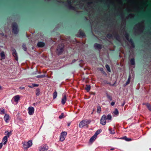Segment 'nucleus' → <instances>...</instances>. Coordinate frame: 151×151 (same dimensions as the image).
<instances>
[{"label": "nucleus", "mask_w": 151, "mask_h": 151, "mask_svg": "<svg viewBox=\"0 0 151 151\" xmlns=\"http://www.w3.org/2000/svg\"><path fill=\"white\" fill-rule=\"evenodd\" d=\"M12 131H10V132H8V131H6L5 132L6 136L5 137H7V138H8L10 135L11 134Z\"/></svg>", "instance_id": "nucleus-19"}, {"label": "nucleus", "mask_w": 151, "mask_h": 151, "mask_svg": "<svg viewBox=\"0 0 151 151\" xmlns=\"http://www.w3.org/2000/svg\"><path fill=\"white\" fill-rule=\"evenodd\" d=\"M115 104V102H112L111 103V105L112 106H113Z\"/></svg>", "instance_id": "nucleus-47"}, {"label": "nucleus", "mask_w": 151, "mask_h": 151, "mask_svg": "<svg viewBox=\"0 0 151 151\" xmlns=\"http://www.w3.org/2000/svg\"><path fill=\"white\" fill-rule=\"evenodd\" d=\"M37 70H36V71H35V72H33V73H32V75H35V74H37Z\"/></svg>", "instance_id": "nucleus-45"}, {"label": "nucleus", "mask_w": 151, "mask_h": 151, "mask_svg": "<svg viewBox=\"0 0 151 151\" xmlns=\"http://www.w3.org/2000/svg\"><path fill=\"white\" fill-rule=\"evenodd\" d=\"M63 116L64 114L63 113H62L61 115L59 116V118L60 119H62V118H63Z\"/></svg>", "instance_id": "nucleus-43"}, {"label": "nucleus", "mask_w": 151, "mask_h": 151, "mask_svg": "<svg viewBox=\"0 0 151 151\" xmlns=\"http://www.w3.org/2000/svg\"><path fill=\"white\" fill-rule=\"evenodd\" d=\"M68 4V6L69 8L70 9H73L75 10V8L73 6H72L71 4V2L70 1H67Z\"/></svg>", "instance_id": "nucleus-10"}, {"label": "nucleus", "mask_w": 151, "mask_h": 151, "mask_svg": "<svg viewBox=\"0 0 151 151\" xmlns=\"http://www.w3.org/2000/svg\"><path fill=\"white\" fill-rule=\"evenodd\" d=\"M3 36H4V33H1V34Z\"/></svg>", "instance_id": "nucleus-53"}, {"label": "nucleus", "mask_w": 151, "mask_h": 151, "mask_svg": "<svg viewBox=\"0 0 151 151\" xmlns=\"http://www.w3.org/2000/svg\"><path fill=\"white\" fill-rule=\"evenodd\" d=\"M57 96V93L56 91H55L53 93V99H55L56 98Z\"/></svg>", "instance_id": "nucleus-39"}, {"label": "nucleus", "mask_w": 151, "mask_h": 151, "mask_svg": "<svg viewBox=\"0 0 151 151\" xmlns=\"http://www.w3.org/2000/svg\"><path fill=\"white\" fill-rule=\"evenodd\" d=\"M120 139H124L127 141H129L132 140L131 138H128L126 136H125L124 137L120 138Z\"/></svg>", "instance_id": "nucleus-21"}, {"label": "nucleus", "mask_w": 151, "mask_h": 151, "mask_svg": "<svg viewBox=\"0 0 151 151\" xmlns=\"http://www.w3.org/2000/svg\"><path fill=\"white\" fill-rule=\"evenodd\" d=\"M9 115L7 114H5L4 117V119L6 122L8 123L9 121L8 120L9 119Z\"/></svg>", "instance_id": "nucleus-15"}, {"label": "nucleus", "mask_w": 151, "mask_h": 151, "mask_svg": "<svg viewBox=\"0 0 151 151\" xmlns=\"http://www.w3.org/2000/svg\"><path fill=\"white\" fill-rule=\"evenodd\" d=\"M103 69L102 68H101V71L103 73H105V72L104 71H103Z\"/></svg>", "instance_id": "nucleus-51"}, {"label": "nucleus", "mask_w": 151, "mask_h": 151, "mask_svg": "<svg viewBox=\"0 0 151 151\" xmlns=\"http://www.w3.org/2000/svg\"><path fill=\"white\" fill-rule=\"evenodd\" d=\"M125 37L126 38L127 40L129 41V34L127 33H125Z\"/></svg>", "instance_id": "nucleus-33"}, {"label": "nucleus", "mask_w": 151, "mask_h": 151, "mask_svg": "<svg viewBox=\"0 0 151 151\" xmlns=\"http://www.w3.org/2000/svg\"><path fill=\"white\" fill-rule=\"evenodd\" d=\"M101 131L102 130L101 129H99L95 133L94 135L97 137V136L101 132Z\"/></svg>", "instance_id": "nucleus-29"}, {"label": "nucleus", "mask_w": 151, "mask_h": 151, "mask_svg": "<svg viewBox=\"0 0 151 151\" xmlns=\"http://www.w3.org/2000/svg\"><path fill=\"white\" fill-rule=\"evenodd\" d=\"M91 120L90 119H86L83 120L80 123L79 127L80 128H82L85 126H86L88 127V125L91 122Z\"/></svg>", "instance_id": "nucleus-1"}, {"label": "nucleus", "mask_w": 151, "mask_h": 151, "mask_svg": "<svg viewBox=\"0 0 151 151\" xmlns=\"http://www.w3.org/2000/svg\"><path fill=\"white\" fill-rule=\"evenodd\" d=\"M146 105L148 109L150 111H151V105L148 103L146 104Z\"/></svg>", "instance_id": "nucleus-31"}, {"label": "nucleus", "mask_w": 151, "mask_h": 151, "mask_svg": "<svg viewBox=\"0 0 151 151\" xmlns=\"http://www.w3.org/2000/svg\"><path fill=\"white\" fill-rule=\"evenodd\" d=\"M85 15H87V14H85Z\"/></svg>", "instance_id": "nucleus-62"}, {"label": "nucleus", "mask_w": 151, "mask_h": 151, "mask_svg": "<svg viewBox=\"0 0 151 151\" xmlns=\"http://www.w3.org/2000/svg\"><path fill=\"white\" fill-rule=\"evenodd\" d=\"M45 77V74L42 75H38L36 76L37 78H43Z\"/></svg>", "instance_id": "nucleus-37"}, {"label": "nucleus", "mask_w": 151, "mask_h": 151, "mask_svg": "<svg viewBox=\"0 0 151 151\" xmlns=\"http://www.w3.org/2000/svg\"><path fill=\"white\" fill-rule=\"evenodd\" d=\"M45 44L42 42H39L37 44V46L39 47H42L45 46Z\"/></svg>", "instance_id": "nucleus-14"}, {"label": "nucleus", "mask_w": 151, "mask_h": 151, "mask_svg": "<svg viewBox=\"0 0 151 151\" xmlns=\"http://www.w3.org/2000/svg\"><path fill=\"white\" fill-rule=\"evenodd\" d=\"M114 37L115 39L118 41H120V37L119 35L116 32H115L113 34Z\"/></svg>", "instance_id": "nucleus-9"}, {"label": "nucleus", "mask_w": 151, "mask_h": 151, "mask_svg": "<svg viewBox=\"0 0 151 151\" xmlns=\"http://www.w3.org/2000/svg\"><path fill=\"white\" fill-rule=\"evenodd\" d=\"M94 46L96 49H101L102 48V45L101 44L95 43L94 44Z\"/></svg>", "instance_id": "nucleus-12"}, {"label": "nucleus", "mask_w": 151, "mask_h": 151, "mask_svg": "<svg viewBox=\"0 0 151 151\" xmlns=\"http://www.w3.org/2000/svg\"><path fill=\"white\" fill-rule=\"evenodd\" d=\"M29 87L30 88H32V87L31 86H29Z\"/></svg>", "instance_id": "nucleus-60"}, {"label": "nucleus", "mask_w": 151, "mask_h": 151, "mask_svg": "<svg viewBox=\"0 0 151 151\" xmlns=\"http://www.w3.org/2000/svg\"><path fill=\"white\" fill-rule=\"evenodd\" d=\"M67 133L66 132H63L61 133L60 137V140L61 142H63L65 138Z\"/></svg>", "instance_id": "nucleus-4"}, {"label": "nucleus", "mask_w": 151, "mask_h": 151, "mask_svg": "<svg viewBox=\"0 0 151 151\" xmlns=\"http://www.w3.org/2000/svg\"><path fill=\"white\" fill-rule=\"evenodd\" d=\"M27 145V142H25L23 144V146L24 149H27L29 148V147H28V146Z\"/></svg>", "instance_id": "nucleus-36"}, {"label": "nucleus", "mask_w": 151, "mask_h": 151, "mask_svg": "<svg viewBox=\"0 0 151 151\" xmlns=\"http://www.w3.org/2000/svg\"><path fill=\"white\" fill-rule=\"evenodd\" d=\"M106 95L108 99H109L110 101L112 100V97L109 94L107 93H106Z\"/></svg>", "instance_id": "nucleus-24"}, {"label": "nucleus", "mask_w": 151, "mask_h": 151, "mask_svg": "<svg viewBox=\"0 0 151 151\" xmlns=\"http://www.w3.org/2000/svg\"><path fill=\"white\" fill-rule=\"evenodd\" d=\"M76 61V60L75 59H74L72 60V62L71 63H74Z\"/></svg>", "instance_id": "nucleus-49"}, {"label": "nucleus", "mask_w": 151, "mask_h": 151, "mask_svg": "<svg viewBox=\"0 0 151 151\" xmlns=\"http://www.w3.org/2000/svg\"><path fill=\"white\" fill-rule=\"evenodd\" d=\"M112 118V117L111 114H109L107 116V118H106V119H107L108 120H110Z\"/></svg>", "instance_id": "nucleus-40"}, {"label": "nucleus", "mask_w": 151, "mask_h": 151, "mask_svg": "<svg viewBox=\"0 0 151 151\" xmlns=\"http://www.w3.org/2000/svg\"><path fill=\"white\" fill-rule=\"evenodd\" d=\"M32 86L33 87H37L39 86V84H37L33 83L32 84Z\"/></svg>", "instance_id": "nucleus-44"}, {"label": "nucleus", "mask_w": 151, "mask_h": 151, "mask_svg": "<svg viewBox=\"0 0 151 151\" xmlns=\"http://www.w3.org/2000/svg\"><path fill=\"white\" fill-rule=\"evenodd\" d=\"M140 13L141 14H143V12H140Z\"/></svg>", "instance_id": "nucleus-54"}, {"label": "nucleus", "mask_w": 151, "mask_h": 151, "mask_svg": "<svg viewBox=\"0 0 151 151\" xmlns=\"http://www.w3.org/2000/svg\"><path fill=\"white\" fill-rule=\"evenodd\" d=\"M7 137L5 136L2 139V142H3V144L4 145H5L6 144L7 141Z\"/></svg>", "instance_id": "nucleus-20"}, {"label": "nucleus", "mask_w": 151, "mask_h": 151, "mask_svg": "<svg viewBox=\"0 0 151 151\" xmlns=\"http://www.w3.org/2000/svg\"><path fill=\"white\" fill-rule=\"evenodd\" d=\"M130 64L132 65H135V59L134 58H132L130 60Z\"/></svg>", "instance_id": "nucleus-25"}, {"label": "nucleus", "mask_w": 151, "mask_h": 151, "mask_svg": "<svg viewBox=\"0 0 151 151\" xmlns=\"http://www.w3.org/2000/svg\"><path fill=\"white\" fill-rule=\"evenodd\" d=\"M12 51L13 52V55L15 58V60L17 61L18 60V55L15 49H13L12 50Z\"/></svg>", "instance_id": "nucleus-7"}, {"label": "nucleus", "mask_w": 151, "mask_h": 151, "mask_svg": "<svg viewBox=\"0 0 151 151\" xmlns=\"http://www.w3.org/2000/svg\"><path fill=\"white\" fill-rule=\"evenodd\" d=\"M3 146V144L2 142L0 143V149Z\"/></svg>", "instance_id": "nucleus-46"}, {"label": "nucleus", "mask_w": 151, "mask_h": 151, "mask_svg": "<svg viewBox=\"0 0 151 151\" xmlns=\"http://www.w3.org/2000/svg\"><path fill=\"white\" fill-rule=\"evenodd\" d=\"M101 111V107L100 106H98L97 107V112L99 113Z\"/></svg>", "instance_id": "nucleus-38"}, {"label": "nucleus", "mask_w": 151, "mask_h": 151, "mask_svg": "<svg viewBox=\"0 0 151 151\" xmlns=\"http://www.w3.org/2000/svg\"><path fill=\"white\" fill-rule=\"evenodd\" d=\"M22 47L23 49L24 50L26 51L27 49V48L26 47V45L25 44H23Z\"/></svg>", "instance_id": "nucleus-41"}, {"label": "nucleus", "mask_w": 151, "mask_h": 151, "mask_svg": "<svg viewBox=\"0 0 151 151\" xmlns=\"http://www.w3.org/2000/svg\"><path fill=\"white\" fill-rule=\"evenodd\" d=\"M106 116L104 115L101 117L100 120V123L103 125H104L106 124Z\"/></svg>", "instance_id": "nucleus-5"}, {"label": "nucleus", "mask_w": 151, "mask_h": 151, "mask_svg": "<svg viewBox=\"0 0 151 151\" xmlns=\"http://www.w3.org/2000/svg\"><path fill=\"white\" fill-rule=\"evenodd\" d=\"M70 123H69L68 124L67 126L68 127L70 125Z\"/></svg>", "instance_id": "nucleus-52"}, {"label": "nucleus", "mask_w": 151, "mask_h": 151, "mask_svg": "<svg viewBox=\"0 0 151 151\" xmlns=\"http://www.w3.org/2000/svg\"><path fill=\"white\" fill-rule=\"evenodd\" d=\"M5 114V109L4 108H1L0 109V114Z\"/></svg>", "instance_id": "nucleus-28"}, {"label": "nucleus", "mask_w": 151, "mask_h": 151, "mask_svg": "<svg viewBox=\"0 0 151 151\" xmlns=\"http://www.w3.org/2000/svg\"><path fill=\"white\" fill-rule=\"evenodd\" d=\"M109 132L110 134H114L115 133V130H112V129L110 127L109 128Z\"/></svg>", "instance_id": "nucleus-30"}, {"label": "nucleus", "mask_w": 151, "mask_h": 151, "mask_svg": "<svg viewBox=\"0 0 151 151\" xmlns=\"http://www.w3.org/2000/svg\"><path fill=\"white\" fill-rule=\"evenodd\" d=\"M143 105H144V104H145V105H146V104H145V103H143Z\"/></svg>", "instance_id": "nucleus-59"}, {"label": "nucleus", "mask_w": 151, "mask_h": 151, "mask_svg": "<svg viewBox=\"0 0 151 151\" xmlns=\"http://www.w3.org/2000/svg\"><path fill=\"white\" fill-rule=\"evenodd\" d=\"M124 104H125V103H124L123 104H122V106H123L124 105Z\"/></svg>", "instance_id": "nucleus-55"}, {"label": "nucleus", "mask_w": 151, "mask_h": 151, "mask_svg": "<svg viewBox=\"0 0 151 151\" xmlns=\"http://www.w3.org/2000/svg\"><path fill=\"white\" fill-rule=\"evenodd\" d=\"M12 32L14 34H17L19 32V29L17 23L13 22L12 24Z\"/></svg>", "instance_id": "nucleus-2"}, {"label": "nucleus", "mask_w": 151, "mask_h": 151, "mask_svg": "<svg viewBox=\"0 0 151 151\" xmlns=\"http://www.w3.org/2000/svg\"><path fill=\"white\" fill-rule=\"evenodd\" d=\"M78 33L81 37H86V35L85 33L81 29L79 30Z\"/></svg>", "instance_id": "nucleus-11"}, {"label": "nucleus", "mask_w": 151, "mask_h": 151, "mask_svg": "<svg viewBox=\"0 0 151 151\" xmlns=\"http://www.w3.org/2000/svg\"><path fill=\"white\" fill-rule=\"evenodd\" d=\"M48 148V147L47 145H42L40 147L39 150L40 151L47 150Z\"/></svg>", "instance_id": "nucleus-6"}, {"label": "nucleus", "mask_w": 151, "mask_h": 151, "mask_svg": "<svg viewBox=\"0 0 151 151\" xmlns=\"http://www.w3.org/2000/svg\"><path fill=\"white\" fill-rule=\"evenodd\" d=\"M2 89V87L0 86V90Z\"/></svg>", "instance_id": "nucleus-56"}, {"label": "nucleus", "mask_w": 151, "mask_h": 151, "mask_svg": "<svg viewBox=\"0 0 151 151\" xmlns=\"http://www.w3.org/2000/svg\"><path fill=\"white\" fill-rule=\"evenodd\" d=\"M64 46V45L63 43L59 44L56 50L58 55H60L63 52Z\"/></svg>", "instance_id": "nucleus-3"}, {"label": "nucleus", "mask_w": 151, "mask_h": 151, "mask_svg": "<svg viewBox=\"0 0 151 151\" xmlns=\"http://www.w3.org/2000/svg\"><path fill=\"white\" fill-rule=\"evenodd\" d=\"M85 89L88 92L91 89V86L90 85H86Z\"/></svg>", "instance_id": "nucleus-23"}, {"label": "nucleus", "mask_w": 151, "mask_h": 151, "mask_svg": "<svg viewBox=\"0 0 151 151\" xmlns=\"http://www.w3.org/2000/svg\"><path fill=\"white\" fill-rule=\"evenodd\" d=\"M111 150H114V148H112V149H111Z\"/></svg>", "instance_id": "nucleus-58"}, {"label": "nucleus", "mask_w": 151, "mask_h": 151, "mask_svg": "<svg viewBox=\"0 0 151 151\" xmlns=\"http://www.w3.org/2000/svg\"><path fill=\"white\" fill-rule=\"evenodd\" d=\"M24 87H19V89H21V90H22V89H24Z\"/></svg>", "instance_id": "nucleus-48"}, {"label": "nucleus", "mask_w": 151, "mask_h": 151, "mask_svg": "<svg viewBox=\"0 0 151 151\" xmlns=\"http://www.w3.org/2000/svg\"><path fill=\"white\" fill-rule=\"evenodd\" d=\"M106 37L108 39H111L112 37V34L109 33L106 35Z\"/></svg>", "instance_id": "nucleus-35"}, {"label": "nucleus", "mask_w": 151, "mask_h": 151, "mask_svg": "<svg viewBox=\"0 0 151 151\" xmlns=\"http://www.w3.org/2000/svg\"><path fill=\"white\" fill-rule=\"evenodd\" d=\"M57 1V2H59V1Z\"/></svg>", "instance_id": "nucleus-61"}, {"label": "nucleus", "mask_w": 151, "mask_h": 151, "mask_svg": "<svg viewBox=\"0 0 151 151\" xmlns=\"http://www.w3.org/2000/svg\"><path fill=\"white\" fill-rule=\"evenodd\" d=\"M27 143V145L28 146V147H29V148L32 146V141L31 140L28 141Z\"/></svg>", "instance_id": "nucleus-26"}, {"label": "nucleus", "mask_w": 151, "mask_h": 151, "mask_svg": "<svg viewBox=\"0 0 151 151\" xmlns=\"http://www.w3.org/2000/svg\"><path fill=\"white\" fill-rule=\"evenodd\" d=\"M0 56L1 57V60H2L5 59V56L4 52H2L0 53Z\"/></svg>", "instance_id": "nucleus-22"}, {"label": "nucleus", "mask_w": 151, "mask_h": 151, "mask_svg": "<svg viewBox=\"0 0 151 151\" xmlns=\"http://www.w3.org/2000/svg\"><path fill=\"white\" fill-rule=\"evenodd\" d=\"M28 113L29 115H32L34 112V109L32 107H29L28 108Z\"/></svg>", "instance_id": "nucleus-8"}, {"label": "nucleus", "mask_w": 151, "mask_h": 151, "mask_svg": "<svg viewBox=\"0 0 151 151\" xmlns=\"http://www.w3.org/2000/svg\"><path fill=\"white\" fill-rule=\"evenodd\" d=\"M130 78H131V76L129 75V77H128V78L127 81L126 82V85H128V84H129V83L130 81Z\"/></svg>", "instance_id": "nucleus-32"}, {"label": "nucleus", "mask_w": 151, "mask_h": 151, "mask_svg": "<svg viewBox=\"0 0 151 151\" xmlns=\"http://www.w3.org/2000/svg\"><path fill=\"white\" fill-rule=\"evenodd\" d=\"M105 67L107 70L109 72H111V70L108 64H106L105 65Z\"/></svg>", "instance_id": "nucleus-34"}, {"label": "nucleus", "mask_w": 151, "mask_h": 151, "mask_svg": "<svg viewBox=\"0 0 151 151\" xmlns=\"http://www.w3.org/2000/svg\"><path fill=\"white\" fill-rule=\"evenodd\" d=\"M14 101L15 102H17L20 99V97L19 95L15 96L14 97Z\"/></svg>", "instance_id": "nucleus-17"}, {"label": "nucleus", "mask_w": 151, "mask_h": 151, "mask_svg": "<svg viewBox=\"0 0 151 151\" xmlns=\"http://www.w3.org/2000/svg\"><path fill=\"white\" fill-rule=\"evenodd\" d=\"M40 94V89L38 88H37L36 91V95L37 96H39Z\"/></svg>", "instance_id": "nucleus-27"}, {"label": "nucleus", "mask_w": 151, "mask_h": 151, "mask_svg": "<svg viewBox=\"0 0 151 151\" xmlns=\"http://www.w3.org/2000/svg\"><path fill=\"white\" fill-rule=\"evenodd\" d=\"M131 44V46L132 48H134L135 47V44L132 40L131 38L129 39V41Z\"/></svg>", "instance_id": "nucleus-16"}, {"label": "nucleus", "mask_w": 151, "mask_h": 151, "mask_svg": "<svg viewBox=\"0 0 151 151\" xmlns=\"http://www.w3.org/2000/svg\"><path fill=\"white\" fill-rule=\"evenodd\" d=\"M66 95H63V97L62 98L61 103L63 104H64L66 101Z\"/></svg>", "instance_id": "nucleus-13"}, {"label": "nucleus", "mask_w": 151, "mask_h": 151, "mask_svg": "<svg viewBox=\"0 0 151 151\" xmlns=\"http://www.w3.org/2000/svg\"><path fill=\"white\" fill-rule=\"evenodd\" d=\"M96 137L97 136H96L94 134L90 139L89 140L90 142H93L96 139Z\"/></svg>", "instance_id": "nucleus-18"}, {"label": "nucleus", "mask_w": 151, "mask_h": 151, "mask_svg": "<svg viewBox=\"0 0 151 151\" xmlns=\"http://www.w3.org/2000/svg\"><path fill=\"white\" fill-rule=\"evenodd\" d=\"M93 4V3H92V2H88V5H90V4Z\"/></svg>", "instance_id": "nucleus-50"}, {"label": "nucleus", "mask_w": 151, "mask_h": 151, "mask_svg": "<svg viewBox=\"0 0 151 151\" xmlns=\"http://www.w3.org/2000/svg\"><path fill=\"white\" fill-rule=\"evenodd\" d=\"M84 18H85L86 19H87V18H86V17H84Z\"/></svg>", "instance_id": "nucleus-57"}, {"label": "nucleus", "mask_w": 151, "mask_h": 151, "mask_svg": "<svg viewBox=\"0 0 151 151\" xmlns=\"http://www.w3.org/2000/svg\"><path fill=\"white\" fill-rule=\"evenodd\" d=\"M113 113L115 115H118L119 114V112L118 109H115Z\"/></svg>", "instance_id": "nucleus-42"}]
</instances>
